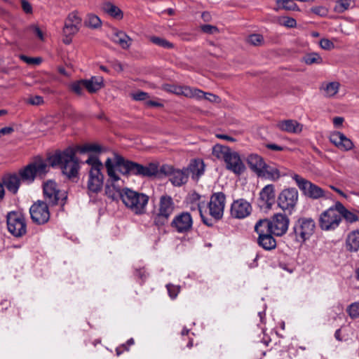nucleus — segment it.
I'll list each match as a JSON object with an SVG mask.
<instances>
[{
	"instance_id": "f257e3e1",
	"label": "nucleus",
	"mask_w": 359,
	"mask_h": 359,
	"mask_svg": "<svg viewBox=\"0 0 359 359\" xmlns=\"http://www.w3.org/2000/svg\"><path fill=\"white\" fill-rule=\"evenodd\" d=\"M107 175L113 182L120 180L116 173L115 168L123 175H137L142 177H151L156 176L158 172V165L156 163H150L146 165L128 161L123 156L115 154L114 163L111 158H108L105 161Z\"/></svg>"
},
{
	"instance_id": "f03ea898",
	"label": "nucleus",
	"mask_w": 359,
	"mask_h": 359,
	"mask_svg": "<svg viewBox=\"0 0 359 359\" xmlns=\"http://www.w3.org/2000/svg\"><path fill=\"white\" fill-rule=\"evenodd\" d=\"M76 153L74 147H68L62 152H57L50 156L48 159V163L53 167L60 165L62 173L69 179L75 177L79 170Z\"/></svg>"
},
{
	"instance_id": "7ed1b4c3",
	"label": "nucleus",
	"mask_w": 359,
	"mask_h": 359,
	"mask_svg": "<svg viewBox=\"0 0 359 359\" xmlns=\"http://www.w3.org/2000/svg\"><path fill=\"white\" fill-rule=\"evenodd\" d=\"M212 154L218 159L223 160L226 163V169L235 174L240 175L245 171V166L239 154L229 147L216 144L213 147Z\"/></svg>"
},
{
	"instance_id": "20e7f679",
	"label": "nucleus",
	"mask_w": 359,
	"mask_h": 359,
	"mask_svg": "<svg viewBox=\"0 0 359 359\" xmlns=\"http://www.w3.org/2000/svg\"><path fill=\"white\" fill-rule=\"evenodd\" d=\"M316 222L311 217H299L296 219L289 236L297 243L302 245L314 233Z\"/></svg>"
},
{
	"instance_id": "39448f33",
	"label": "nucleus",
	"mask_w": 359,
	"mask_h": 359,
	"mask_svg": "<svg viewBox=\"0 0 359 359\" xmlns=\"http://www.w3.org/2000/svg\"><path fill=\"white\" fill-rule=\"evenodd\" d=\"M121 198L125 205L136 215H142L146 212L149 196L128 188H124L120 193Z\"/></svg>"
},
{
	"instance_id": "423d86ee",
	"label": "nucleus",
	"mask_w": 359,
	"mask_h": 359,
	"mask_svg": "<svg viewBox=\"0 0 359 359\" xmlns=\"http://www.w3.org/2000/svg\"><path fill=\"white\" fill-rule=\"evenodd\" d=\"M86 163L90 166L88 189L91 193L97 194L102 190L103 186L104 176L101 172L103 168L102 163L97 156L93 155H90Z\"/></svg>"
},
{
	"instance_id": "0eeeda50",
	"label": "nucleus",
	"mask_w": 359,
	"mask_h": 359,
	"mask_svg": "<svg viewBox=\"0 0 359 359\" xmlns=\"http://www.w3.org/2000/svg\"><path fill=\"white\" fill-rule=\"evenodd\" d=\"M175 208L173 199L168 195H163L159 198L157 212L153 215L155 226L161 227L166 224Z\"/></svg>"
},
{
	"instance_id": "6e6552de",
	"label": "nucleus",
	"mask_w": 359,
	"mask_h": 359,
	"mask_svg": "<svg viewBox=\"0 0 359 359\" xmlns=\"http://www.w3.org/2000/svg\"><path fill=\"white\" fill-rule=\"evenodd\" d=\"M43 201L49 206L60 205L63 207L67 198V193L60 191L56 182L53 180H48L43 183Z\"/></svg>"
},
{
	"instance_id": "1a4fd4ad",
	"label": "nucleus",
	"mask_w": 359,
	"mask_h": 359,
	"mask_svg": "<svg viewBox=\"0 0 359 359\" xmlns=\"http://www.w3.org/2000/svg\"><path fill=\"white\" fill-rule=\"evenodd\" d=\"M6 223L8 231L15 237H22L27 233L25 217L20 212H9L6 215Z\"/></svg>"
},
{
	"instance_id": "9d476101",
	"label": "nucleus",
	"mask_w": 359,
	"mask_h": 359,
	"mask_svg": "<svg viewBox=\"0 0 359 359\" xmlns=\"http://www.w3.org/2000/svg\"><path fill=\"white\" fill-rule=\"evenodd\" d=\"M341 222V216L335 209V204L323 211L318 219L319 226L323 231L335 230Z\"/></svg>"
},
{
	"instance_id": "9b49d317",
	"label": "nucleus",
	"mask_w": 359,
	"mask_h": 359,
	"mask_svg": "<svg viewBox=\"0 0 359 359\" xmlns=\"http://www.w3.org/2000/svg\"><path fill=\"white\" fill-rule=\"evenodd\" d=\"M263 224H267L268 229L274 236L281 237L288 230L290 219L284 213H276L271 217L269 220H265Z\"/></svg>"
},
{
	"instance_id": "f8f14e48",
	"label": "nucleus",
	"mask_w": 359,
	"mask_h": 359,
	"mask_svg": "<svg viewBox=\"0 0 359 359\" xmlns=\"http://www.w3.org/2000/svg\"><path fill=\"white\" fill-rule=\"evenodd\" d=\"M292 178L295 181L297 185L305 196L313 199H318L325 196V191L323 189L300 175L294 174Z\"/></svg>"
},
{
	"instance_id": "ddd939ff",
	"label": "nucleus",
	"mask_w": 359,
	"mask_h": 359,
	"mask_svg": "<svg viewBox=\"0 0 359 359\" xmlns=\"http://www.w3.org/2000/svg\"><path fill=\"white\" fill-rule=\"evenodd\" d=\"M47 164L43 161L31 163L19 170L20 180L28 184L34 182L36 175H43L47 172Z\"/></svg>"
},
{
	"instance_id": "4468645a",
	"label": "nucleus",
	"mask_w": 359,
	"mask_h": 359,
	"mask_svg": "<svg viewBox=\"0 0 359 359\" xmlns=\"http://www.w3.org/2000/svg\"><path fill=\"white\" fill-rule=\"evenodd\" d=\"M160 172L169 176V180L175 187H180L186 184L189 179V169H176L172 165H163Z\"/></svg>"
},
{
	"instance_id": "2eb2a0df",
	"label": "nucleus",
	"mask_w": 359,
	"mask_h": 359,
	"mask_svg": "<svg viewBox=\"0 0 359 359\" xmlns=\"http://www.w3.org/2000/svg\"><path fill=\"white\" fill-rule=\"evenodd\" d=\"M298 191L296 188L283 189L278 197V205L284 211L291 214L298 201Z\"/></svg>"
},
{
	"instance_id": "dca6fc26",
	"label": "nucleus",
	"mask_w": 359,
	"mask_h": 359,
	"mask_svg": "<svg viewBox=\"0 0 359 359\" xmlns=\"http://www.w3.org/2000/svg\"><path fill=\"white\" fill-rule=\"evenodd\" d=\"M49 205L43 201L39 200L34 203L29 208L32 222L37 224H44L50 219Z\"/></svg>"
},
{
	"instance_id": "f3484780",
	"label": "nucleus",
	"mask_w": 359,
	"mask_h": 359,
	"mask_svg": "<svg viewBox=\"0 0 359 359\" xmlns=\"http://www.w3.org/2000/svg\"><path fill=\"white\" fill-rule=\"evenodd\" d=\"M193 218L189 212H182L176 215L170 222L171 228L178 233H187L192 230Z\"/></svg>"
},
{
	"instance_id": "a211bd4d",
	"label": "nucleus",
	"mask_w": 359,
	"mask_h": 359,
	"mask_svg": "<svg viewBox=\"0 0 359 359\" xmlns=\"http://www.w3.org/2000/svg\"><path fill=\"white\" fill-rule=\"evenodd\" d=\"M226 196L222 192L214 193L208 203L210 215L215 219L219 220L223 216Z\"/></svg>"
},
{
	"instance_id": "6ab92c4d",
	"label": "nucleus",
	"mask_w": 359,
	"mask_h": 359,
	"mask_svg": "<svg viewBox=\"0 0 359 359\" xmlns=\"http://www.w3.org/2000/svg\"><path fill=\"white\" fill-rule=\"evenodd\" d=\"M329 139L330 142L343 151H349L354 147L353 142L339 131H335L331 133Z\"/></svg>"
},
{
	"instance_id": "aec40b11",
	"label": "nucleus",
	"mask_w": 359,
	"mask_h": 359,
	"mask_svg": "<svg viewBox=\"0 0 359 359\" xmlns=\"http://www.w3.org/2000/svg\"><path fill=\"white\" fill-rule=\"evenodd\" d=\"M231 215L237 219H243L247 216V202L241 198L233 202L231 207Z\"/></svg>"
},
{
	"instance_id": "412c9836",
	"label": "nucleus",
	"mask_w": 359,
	"mask_h": 359,
	"mask_svg": "<svg viewBox=\"0 0 359 359\" xmlns=\"http://www.w3.org/2000/svg\"><path fill=\"white\" fill-rule=\"evenodd\" d=\"M20 183L21 180L20 177L18 175L14 173L5 175L3 178L2 184L4 185V187H6L8 191L15 194L18 191Z\"/></svg>"
},
{
	"instance_id": "4be33fe9",
	"label": "nucleus",
	"mask_w": 359,
	"mask_h": 359,
	"mask_svg": "<svg viewBox=\"0 0 359 359\" xmlns=\"http://www.w3.org/2000/svg\"><path fill=\"white\" fill-rule=\"evenodd\" d=\"M276 126L280 130L290 133H299L302 130V125L292 119L280 121Z\"/></svg>"
},
{
	"instance_id": "5701e85b",
	"label": "nucleus",
	"mask_w": 359,
	"mask_h": 359,
	"mask_svg": "<svg viewBox=\"0 0 359 359\" xmlns=\"http://www.w3.org/2000/svg\"><path fill=\"white\" fill-rule=\"evenodd\" d=\"M273 236V233L264 234L263 231H261L257 238V243L266 250H272L277 246V242Z\"/></svg>"
},
{
	"instance_id": "b1692460",
	"label": "nucleus",
	"mask_w": 359,
	"mask_h": 359,
	"mask_svg": "<svg viewBox=\"0 0 359 359\" xmlns=\"http://www.w3.org/2000/svg\"><path fill=\"white\" fill-rule=\"evenodd\" d=\"M263 168L259 178L276 182L280 177V172L277 165H271L265 162V165Z\"/></svg>"
},
{
	"instance_id": "393cba45",
	"label": "nucleus",
	"mask_w": 359,
	"mask_h": 359,
	"mask_svg": "<svg viewBox=\"0 0 359 359\" xmlns=\"http://www.w3.org/2000/svg\"><path fill=\"white\" fill-rule=\"evenodd\" d=\"M259 198L267 208H271L276 198L274 186L273 184L265 186L259 193Z\"/></svg>"
},
{
	"instance_id": "a878e982",
	"label": "nucleus",
	"mask_w": 359,
	"mask_h": 359,
	"mask_svg": "<svg viewBox=\"0 0 359 359\" xmlns=\"http://www.w3.org/2000/svg\"><path fill=\"white\" fill-rule=\"evenodd\" d=\"M264 165L265 161L261 156L255 154L248 155V166L257 177L262 174V170Z\"/></svg>"
},
{
	"instance_id": "bb28decb",
	"label": "nucleus",
	"mask_w": 359,
	"mask_h": 359,
	"mask_svg": "<svg viewBox=\"0 0 359 359\" xmlns=\"http://www.w3.org/2000/svg\"><path fill=\"white\" fill-rule=\"evenodd\" d=\"M346 250L349 252H357L359 250V230H353L348 233L345 241Z\"/></svg>"
},
{
	"instance_id": "cd10ccee",
	"label": "nucleus",
	"mask_w": 359,
	"mask_h": 359,
	"mask_svg": "<svg viewBox=\"0 0 359 359\" xmlns=\"http://www.w3.org/2000/svg\"><path fill=\"white\" fill-rule=\"evenodd\" d=\"M84 88L90 93H95L104 86V79L102 76H92L90 79H82Z\"/></svg>"
},
{
	"instance_id": "c85d7f7f",
	"label": "nucleus",
	"mask_w": 359,
	"mask_h": 359,
	"mask_svg": "<svg viewBox=\"0 0 359 359\" xmlns=\"http://www.w3.org/2000/svg\"><path fill=\"white\" fill-rule=\"evenodd\" d=\"M335 209L341 216V219H342V218H344L348 223H354L359 219L358 216L355 213L348 210L339 201L335 203Z\"/></svg>"
},
{
	"instance_id": "c756f323",
	"label": "nucleus",
	"mask_w": 359,
	"mask_h": 359,
	"mask_svg": "<svg viewBox=\"0 0 359 359\" xmlns=\"http://www.w3.org/2000/svg\"><path fill=\"white\" fill-rule=\"evenodd\" d=\"M111 40L123 49H128L131 45L132 39L123 32L116 31L113 33Z\"/></svg>"
},
{
	"instance_id": "7c9ffc66",
	"label": "nucleus",
	"mask_w": 359,
	"mask_h": 359,
	"mask_svg": "<svg viewBox=\"0 0 359 359\" xmlns=\"http://www.w3.org/2000/svg\"><path fill=\"white\" fill-rule=\"evenodd\" d=\"M186 169H189V174L192 173L193 177L198 178L204 173L205 164L201 159H194Z\"/></svg>"
},
{
	"instance_id": "2f4dec72",
	"label": "nucleus",
	"mask_w": 359,
	"mask_h": 359,
	"mask_svg": "<svg viewBox=\"0 0 359 359\" xmlns=\"http://www.w3.org/2000/svg\"><path fill=\"white\" fill-rule=\"evenodd\" d=\"M102 8L105 13L114 18L120 20L123 17V13L121 10L111 2L107 1L104 3Z\"/></svg>"
},
{
	"instance_id": "473e14b6",
	"label": "nucleus",
	"mask_w": 359,
	"mask_h": 359,
	"mask_svg": "<svg viewBox=\"0 0 359 359\" xmlns=\"http://www.w3.org/2000/svg\"><path fill=\"white\" fill-rule=\"evenodd\" d=\"M180 89L181 90L179 95H184L186 97L200 100L201 96L203 95V90L198 88H191L187 86H181Z\"/></svg>"
},
{
	"instance_id": "72a5a7b5",
	"label": "nucleus",
	"mask_w": 359,
	"mask_h": 359,
	"mask_svg": "<svg viewBox=\"0 0 359 359\" xmlns=\"http://www.w3.org/2000/svg\"><path fill=\"white\" fill-rule=\"evenodd\" d=\"M74 148L76 149V152H79L81 154L101 151L100 146L95 144H86L81 146H76Z\"/></svg>"
},
{
	"instance_id": "f704fd0d",
	"label": "nucleus",
	"mask_w": 359,
	"mask_h": 359,
	"mask_svg": "<svg viewBox=\"0 0 359 359\" xmlns=\"http://www.w3.org/2000/svg\"><path fill=\"white\" fill-rule=\"evenodd\" d=\"M303 61L306 65H311L313 64H322L323 58L318 53L313 52V53L306 54L303 57Z\"/></svg>"
},
{
	"instance_id": "c9c22d12",
	"label": "nucleus",
	"mask_w": 359,
	"mask_h": 359,
	"mask_svg": "<svg viewBox=\"0 0 359 359\" xmlns=\"http://www.w3.org/2000/svg\"><path fill=\"white\" fill-rule=\"evenodd\" d=\"M150 41L153 43L160 47H163L164 48L171 49L174 48L173 43H170V41L163 38L154 36L150 37Z\"/></svg>"
},
{
	"instance_id": "e433bc0d",
	"label": "nucleus",
	"mask_w": 359,
	"mask_h": 359,
	"mask_svg": "<svg viewBox=\"0 0 359 359\" xmlns=\"http://www.w3.org/2000/svg\"><path fill=\"white\" fill-rule=\"evenodd\" d=\"M351 0H337L334 8V11L339 13H342L348 10L350 6Z\"/></svg>"
},
{
	"instance_id": "4c0bfd02",
	"label": "nucleus",
	"mask_w": 359,
	"mask_h": 359,
	"mask_svg": "<svg viewBox=\"0 0 359 359\" xmlns=\"http://www.w3.org/2000/svg\"><path fill=\"white\" fill-rule=\"evenodd\" d=\"M86 25L91 28H97L101 26V20L97 15L89 14Z\"/></svg>"
},
{
	"instance_id": "58836bf2",
	"label": "nucleus",
	"mask_w": 359,
	"mask_h": 359,
	"mask_svg": "<svg viewBox=\"0 0 359 359\" xmlns=\"http://www.w3.org/2000/svg\"><path fill=\"white\" fill-rule=\"evenodd\" d=\"M79 29V26L65 22L63 33L65 36H73L78 32Z\"/></svg>"
},
{
	"instance_id": "ea45409f",
	"label": "nucleus",
	"mask_w": 359,
	"mask_h": 359,
	"mask_svg": "<svg viewBox=\"0 0 359 359\" xmlns=\"http://www.w3.org/2000/svg\"><path fill=\"white\" fill-rule=\"evenodd\" d=\"M265 220H269V219H259L255 226V231L260 235L261 231L264 232V234L271 233L270 229H268L266 224H263Z\"/></svg>"
},
{
	"instance_id": "a19ab883",
	"label": "nucleus",
	"mask_w": 359,
	"mask_h": 359,
	"mask_svg": "<svg viewBox=\"0 0 359 359\" xmlns=\"http://www.w3.org/2000/svg\"><path fill=\"white\" fill-rule=\"evenodd\" d=\"M339 83L338 82H330L327 84L325 90L330 97L334 96L338 92Z\"/></svg>"
},
{
	"instance_id": "79ce46f5",
	"label": "nucleus",
	"mask_w": 359,
	"mask_h": 359,
	"mask_svg": "<svg viewBox=\"0 0 359 359\" xmlns=\"http://www.w3.org/2000/svg\"><path fill=\"white\" fill-rule=\"evenodd\" d=\"M264 43V37L262 34H253L248 36V43L257 46Z\"/></svg>"
},
{
	"instance_id": "37998d69",
	"label": "nucleus",
	"mask_w": 359,
	"mask_h": 359,
	"mask_svg": "<svg viewBox=\"0 0 359 359\" xmlns=\"http://www.w3.org/2000/svg\"><path fill=\"white\" fill-rule=\"evenodd\" d=\"M350 317L353 319L359 317V302H355L351 304L346 310Z\"/></svg>"
},
{
	"instance_id": "c03bdc74",
	"label": "nucleus",
	"mask_w": 359,
	"mask_h": 359,
	"mask_svg": "<svg viewBox=\"0 0 359 359\" xmlns=\"http://www.w3.org/2000/svg\"><path fill=\"white\" fill-rule=\"evenodd\" d=\"M271 342V339L267 337V339H264L263 337L257 344V347L259 349L260 353L257 354V356H264L266 354V350L264 349L269 344V343Z\"/></svg>"
},
{
	"instance_id": "a18cd8bd",
	"label": "nucleus",
	"mask_w": 359,
	"mask_h": 359,
	"mask_svg": "<svg viewBox=\"0 0 359 359\" xmlns=\"http://www.w3.org/2000/svg\"><path fill=\"white\" fill-rule=\"evenodd\" d=\"M65 22L80 26L81 23V18L75 12L69 14Z\"/></svg>"
},
{
	"instance_id": "49530a36",
	"label": "nucleus",
	"mask_w": 359,
	"mask_h": 359,
	"mask_svg": "<svg viewBox=\"0 0 359 359\" xmlns=\"http://www.w3.org/2000/svg\"><path fill=\"white\" fill-rule=\"evenodd\" d=\"M71 90L79 95H81L83 93V88H84V84L82 82V79L79 80L76 82H74L71 84Z\"/></svg>"
},
{
	"instance_id": "de8ad7c7",
	"label": "nucleus",
	"mask_w": 359,
	"mask_h": 359,
	"mask_svg": "<svg viewBox=\"0 0 359 359\" xmlns=\"http://www.w3.org/2000/svg\"><path fill=\"white\" fill-rule=\"evenodd\" d=\"M20 58L28 65H39L41 62L40 57H29L25 55H20Z\"/></svg>"
},
{
	"instance_id": "09e8293b",
	"label": "nucleus",
	"mask_w": 359,
	"mask_h": 359,
	"mask_svg": "<svg viewBox=\"0 0 359 359\" xmlns=\"http://www.w3.org/2000/svg\"><path fill=\"white\" fill-rule=\"evenodd\" d=\"M168 292L170 298L175 299L177 296L178 293L180 292V287L172 285V284H168L166 285Z\"/></svg>"
},
{
	"instance_id": "8fccbe9b",
	"label": "nucleus",
	"mask_w": 359,
	"mask_h": 359,
	"mask_svg": "<svg viewBox=\"0 0 359 359\" xmlns=\"http://www.w3.org/2000/svg\"><path fill=\"white\" fill-rule=\"evenodd\" d=\"M320 46L324 50H331L334 48V44L332 41L327 39H322L320 41Z\"/></svg>"
},
{
	"instance_id": "3c124183",
	"label": "nucleus",
	"mask_w": 359,
	"mask_h": 359,
	"mask_svg": "<svg viewBox=\"0 0 359 359\" xmlns=\"http://www.w3.org/2000/svg\"><path fill=\"white\" fill-rule=\"evenodd\" d=\"M202 99H204V100H208L211 102H217L219 101V97L212 94V93H205L203 91V95L201 96L200 97V100H202Z\"/></svg>"
},
{
	"instance_id": "603ef678",
	"label": "nucleus",
	"mask_w": 359,
	"mask_h": 359,
	"mask_svg": "<svg viewBox=\"0 0 359 359\" xmlns=\"http://www.w3.org/2000/svg\"><path fill=\"white\" fill-rule=\"evenodd\" d=\"M311 12L319 16H325L327 10L324 6H314L311 8Z\"/></svg>"
},
{
	"instance_id": "864d4df0",
	"label": "nucleus",
	"mask_w": 359,
	"mask_h": 359,
	"mask_svg": "<svg viewBox=\"0 0 359 359\" xmlns=\"http://www.w3.org/2000/svg\"><path fill=\"white\" fill-rule=\"evenodd\" d=\"M27 103L32 105H41L43 103V98L39 95L31 97L27 100Z\"/></svg>"
},
{
	"instance_id": "5fc2aeb1",
	"label": "nucleus",
	"mask_w": 359,
	"mask_h": 359,
	"mask_svg": "<svg viewBox=\"0 0 359 359\" xmlns=\"http://www.w3.org/2000/svg\"><path fill=\"white\" fill-rule=\"evenodd\" d=\"M21 6L23 11L27 14H32L33 12L32 6L27 0H21Z\"/></svg>"
},
{
	"instance_id": "6e6d98bb",
	"label": "nucleus",
	"mask_w": 359,
	"mask_h": 359,
	"mask_svg": "<svg viewBox=\"0 0 359 359\" xmlns=\"http://www.w3.org/2000/svg\"><path fill=\"white\" fill-rule=\"evenodd\" d=\"M132 97L133 100L137 101H142L145 100L149 97L148 93L143 92V91H139L136 93L132 94Z\"/></svg>"
},
{
	"instance_id": "4d7b16f0",
	"label": "nucleus",
	"mask_w": 359,
	"mask_h": 359,
	"mask_svg": "<svg viewBox=\"0 0 359 359\" xmlns=\"http://www.w3.org/2000/svg\"><path fill=\"white\" fill-rule=\"evenodd\" d=\"M283 25L287 27L293 28L296 27L297 22L293 18L285 17Z\"/></svg>"
},
{
	"instance_id": "13d9d810",
	"label": "nucleus",
	"mask_w": 359,
	"mask_h": 359,
	"mask_svg": "<svg viewBox=\"0 0 359 359\" xmlns=\"http://www.w3.org/2000/svg\"><path fill=\"white\" fill-rule=\"evenodd\" d=\"M181 86H175V85H166L164 87V89L168 92L172 93L177 95H180V92L181 90Z\"/></svg>"
},
{
	"instance_id": "bf43d9fd",
	"label": "nucleus",
	"mask_w": 359,
	"mask_h": 359,
	"mask_svg": "<svg viewBox=\"0 0 359 359\" xmlns=\"http://www.w3.org/2000/svg\"><path fill=\"white\" fill-rule=\"evenodd\" d=\"M201 30L208 34H213L218 31V29L215 26H212L210 25H204L201 26Z\"/></svg>"
},
{
	"instance_id": "052dcab7",
	"label": "nucleus",
	"mask_w": 359,
	"mask_h": 359,
	"mask_svg": "<svg viewBox=\"0 0 359 359\" xmlns=\"http://www.w3.org/2000/svg\"><path fill=\"white\" fill-rule=\"evenodd\" d=\"M111 67L116 72H121L123 70L122 64L118 60H111L109 62Z\"/></svg>"
},
{
	"instance_id": "680f3d73",
	"label": "nucleus",
	"mask_w": 359,
	"mask_h": 359,
	"mask_svg": "<svg viewBox=\"0 0 359 359\" xmlns=\"http://www.w3.org/2000/svg\"><path fill=\"white\" fill-rule=\"evenodd\" d=\"M198 211H199V213H200V215H201L203 222L204 224H205L207 226H212V221L205 217V215L203 214V211L202 210V207L199 203L198 204Z\"/></svg>"
},
{
	"instance_id": "e2e57ef3",
	"label": "nucleus",
	"mask_w": 359,
	"mask_h": 359,
	"mask_svg": "<svg viewBox=\"0 0 359 359\" xmlns=\"http://www.w3.org/2000/svg\"><path fill=\"white\" fill-rule=\"evenodd\" d=\"M265 147L269 149L278 151H284L285 149H287L286 147H281L273 143L266 144Z\"/></svg>"
},
{
	"instance_id": "0e129e2a",
	"label": "nucleus",
	"mask_w": 359,
	"mask_h": 359,
	"mask_svg": "<svg viewBox=\"0 0 359 359\" xmlns=\"http://www.w3.org/2000/svg\"><path fill=\"white\" fill-rule=\"evenodd\" d=\"M29 29H32L41 40H43V34L38 26L32 25L29 27Z\"/></svg>"
},
{
	"instance_id": "69168bd1",
	"label": "nucleus",
	"mask_w": 359,
	"mask_h": 359,
	"mask_svg": "<svg viewBox=\"0 0 359 359\" xmlns=\"http://www.w3.org/2000/svg\"><path fill=\"white\" fill-rule=\"evenodd\" d=\"M14 131L13 128L12 127H4L1 129H0V137L6 135H10Z\"/></svg>"
},
{
	"instance_id": "338daca9",
	"label": "nucleus",
	"mask_w": 359,
	"mask_h": 359,
	"mask_svg": "<svg viewBox=\"0 0 359 359\" xmlns=\"http://www.w3.org/2000/svg\"><path fill=\"white\" fill-rule=\"evenodd\" d=\"M344 119L341 116H336L333 118V124L334 127L339 128L342 126Z\"/></svg>"
},
{
	"instance_id": "774afa93",
	"label": "nucleus",
	"mask_w": 359,
	"mask_h": 359,
	"mask_svg": "<svg viewBox=\"0 0 359 359\" xmlns=\"http://www.w3.org/2000/svg\"><path fill=\"white\" fill-rule=\"evenodd\" d=\"M135 275L137 276H138L140 278H141L142 280H144L147 275H146V271L144 269H139V270H137L136 271V273H135Z\"/></svg>"
}]
</instances>
